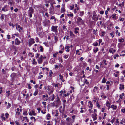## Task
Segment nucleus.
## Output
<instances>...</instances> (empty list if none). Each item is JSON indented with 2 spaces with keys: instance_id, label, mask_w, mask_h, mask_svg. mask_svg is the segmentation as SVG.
<instances>
[{
  "instance_id": "1",
  "label": "nucleus",
  "mask_w": 125,
  "mask_h": 125,
  "mask_svg": "<svg viewBox=\"0 0 125 125\" xmlns=\"http://www.w3.org/2000/svg\"><path fill=\"white\" fill-rule=\"evenodd\" d=\"M28 14L30 18L32 17V14L33 13L34 9L32 7H30L29 10L28 11Z\"/></svg>"
},
{
  "instance_id": "2",
  "label": "nucleus",
  "mask_w": 125,
  "mask_h": 125,
  "mask_svg": "<svg viewBox=\"0 0 125 125\" xmlns=\"http://www.w3.org/2000/svg\"><path fill=\"white\" fill-rule=\"evenodd\" d=\"M76 23L79 25H83L84 23L83 21L80 17H78L77 19Z\"/></svg>"
},
{
  "instance_id": "3",
  "label": "nucleus",
  "mask_w": 125,
  "mask_h": 125,
  "mask_svg": "<svg viewBox=\"0 0 125 125\" xmlns=\"http://www.w3.org/2000/svg\"><path fill=\"white\" fill-rule=\"evenodd\" d=\"M57 27L58 26H52L51 27V31L53 32H54L55 34H56L58 32V31L57 30Z\"/></svg>"
},
{
  "instance_id": "4",
  "label": "nucleus",
  "mask_w": 125,
  "mask_h": 125,
  "mask_svg": "<svg viewBox=\"0 0 125 125\" xmlns=\"http://www.w3.org/2000/svg\"><path fill=\"white\" fill-rule=\"evenodd\" d=\"M35 43L34 40L33 39H31L29 40L28 44L29 47H30L32 45Z\"/></svg>"
},
{
  "instance_id": "5",
  "label": "nucleus",
  "mask_w": 125,
  "mask_h": 125,
  "mask_svg": "<svg viewBox=\"0 0 125 125\" xmlns=\"http://www.w3.org/2000/svg\"><path fill=\"white\" fill-rule=\"evenodd\" d=\"M92 19L93 20L97 21L98 20V17L97 15L95 14V13H94L92 17Z\"/></svg>"
},
{
  "instance_id": "6",
  "label": "nucleus",
  "mask_w": 125,
  "mask_h": 125,
  "mask_svg": "<svg viewBox=\"0 0 125 125\" xmlns=\"http://www.w3.org/2000/svg\"><path fill=\"white\" fill-rule=\"evenodd\" d=\"M50 21L49 20H46L45 21H43V26H46L47 25H48L49 24Z\"/></svg>"
},
{
  "instance_id": "7",
  "label": "nucleus",
  "mask_w": 125,
  "mask_h": 125,
  "mask_svg": "<svg viewBox=\"0 0 125 125\" xmlns=\"http://www.w3.org/2000/svg\"><path fill=\"white\" fill-rule=\"evenodd\" d=\"M43 56L42 55H41L40 56V57L38 59V63L39 64H41L42 63L43 61L42 59Z\"/></svg>"
},
{
  "instance_id": "8",
  "label": "nucleus",
  "mask_w": 125,
  "mask_h": 125,
  "mask_svg": "<svg viewBox=\"0 0 125 125\" xmlns=\"http://www.w3.org/2000/svg\"><path fill=\"white\" fill-rule=\"evenodd\" d=\"M92 116L93 118V120L94 121L96 120L97 118V115L96 113L93 114L92 115Z\"/></svg>"
},
{
  "instance_id": "9",
  "label": "nucleus",
  "mask_w": 125,
  "mask_h": 125,
  "mask_svg": "<svg viewBox=\"0 0 125 125\" xmlns=\"http://www.w3.org/2000/svg\"><path fill=\"white\" fill-rule=\"evenodd\" d=\"M8 6L6 5L4 7L2 8L1 10L4 12L7 11L8 10V9L7 8Z\"/></svg>"
},
{
  "instance_id": "10",
  "label": "nucleus",
  "mask_w": 125,
  "mask_h": 125,
  "mask_svg": "<svg viewBox=\"0 0 125 125\" xmlns=\"http://www.w3.org/2000/svg\"><path fill=\"white\" fill-rule=\"evenodd\" d=\"M55 101L56 102V104L57 105H60L61 103V101L60 99L58 97H57V98L55 100Z\"/></svg>"
},
{
  "instance_id": "11",
  "label": "nucleus",
  "mask_w": 125,
  "mask_h": 125,
  "mask_svg": "<svg viewBox=\"0 0 125 125\" xmlns=\"http://www.w3.org/2000/svg\"><path fill=\"white\" fill-rule=\"evenodd\" d=\"M21 42L18 38H16L15 39V43L16 45H19L20 44Z\"/></svg>"
},
{
  "instance_id": "12",
  "label": "nucleus",
  "mask_w": 125,
  "mask_h": 125,
  "mask_svg": "<svg viewBox=\"0 0 125 125\" xmlns=\"http://www.w3.org/2000/svg\"><path fill=\"white\" fill-rule=\"evenodd\" d=\"M16 28L17 30H18L20 32H21V30H22L23 29L22 27H21L20 25H18L16 26Z\"/></svg>"
},
{
  "instance_id": "13",
  "label": "nucleus",
  "mask_w": 125,
  "mask_h": 125,
  "mask_svg": "<svg viewBox=\"0 0 125 125\" xmlns=\"http://www.w3.org/2000/svg\"><path fill=\"white\" fill-rule=\"evenodd\" d=\"M79 30V28L78 27H76L74 28V33L75 34H76L77 33H79L78 31Z\"/></svg>"
},
{
  "instance_id": "14",
  "label": "nucleus",
  "mask_w": 125,
  "mask_h": 125,
  "mask_svg": "<svg viewBox=\"0 0 125 125\" xmlns=\"http://www.w3.org/2000/svg\"><path fill=\"white\" fill-rule=\"evenodd\" d=\"M36 114L35 113V112L33 110H32L29 113V115H35Z\"/></svg>"
},
{
  "instance_id": "15",
  "label": "nucleus",
  "mask_w": 125,
  "mask_h": 125,
  "mask_svg": "<svg viewBox=\"0 0 125 125\" xmlns=\"http://www.w3.org/2000/svg\"><path fill=\"white\" fill-rule=\"evenodd\" d=\"M70 35L72 37H75V35L73 33V32L71 31H70Z\"/></svg>"
},
{
  "instance_id": "16",
  "label": "nucleus",
  "mask_w": 125,
  "mask_h": 125,
  "mask_svg": "<svg viewBox=\"0 0 125 125\" xmlns=\"http://www.w3.org/2000/svg\"><path fill=\"white\" fill-rule=\"evenodd\" d=\"M65 10L64 9V5L63 6H62L61 10V12H64L65 11Z\"/></svg>"
},
{
  "instance_id": "17",
  "label": "nucleus",
  "mask_w": 125,
  "mask_h": 125,
  "mask_svg": "<svg viewBox=\"0 0 125 125\" xmlns=\"http://www.w3.org/2000/svg\"><path fill=\"white\" fill-rule=\"evenodd\" d=\"M50 98H51V100L53 101L55 98L54 95V94H52L50 96Z\"/></svg>"
},
{
  "instance_id": "18",
  "label": "nucleus",
  "mask_w": 125,
  "mask_h": 125,
  "mask_svg": "<svg viewBox=\"0 0 125 125\" xmlns=\"http://www.w3.org/2000/svg\"><path fill=\"white\" fill-rule=\"evenodd\" d=\"M16 75V73H12L10 75L11 77L12 78H14Z\"/></svg>"
},
{
  "instance_id": "19",
  "label": "nucleus",
  "mask_w": 125,
  "mask_h": 125,
  "mask_svg": "<svg viewBox=\"0 0 125 125\" xmlns=\"http://www.w3.org/2000/svg\"><path fill=\"white\" fill-rule=\"evenodd\" d=\"M67 15L69 17H72L73 16V14L72 13L70 12V14L69 13L67 14Z\"/></svg>"
},
{
  "instance_id": "20",
  "label": "nucleus",
  "mask_w": 125,
  "mask_h": 125,
  "mask_svg": "<svg viewBox=\"0 0 125 125\" xmlns=\"http://www.w3.org/2000/svg\"><path fill=\"white\" fill-rule=\"evenodd\" d=\"M119 89L120 90H122L123 89H124V85L123 84H120Z\"/></svg>"
},
{
  "instance_id": "21",
  "label": "nucleus",
  "mask_w": 125,
  "mask_h": 125,
  "mask_svg": "<svg viewBox=\"0 0 125 125\" xmlns=\"http://www.w3.org/2000/svg\"><path fill=\"white\" fill-rule=\"evenodd\" d=\"M116 14H114L112 16V17L114 19V20H116V17L115 16Z\"/></svg>"
},
{
  "instance_id": "22",
  "label": "nucleus",
  "mask_w": 125,
  "mask_h": 125,
  "mask_svg": "<svg viewBox=\"0 0 125 125\" xmlns=\"http://www.w3.org/2000/svg\"><path fill=\"white\" fill-rule=\"evenodd\" d=\"M38 92V90L37 89L33 93V95L34 96H36Z\"/></svg>"
},
{
  "instance_id": "23",
  "label": "nucleus",
  "mask_w": 125,
  "mask_h": 125,
  "mask_svg": "<svg viewBox=\"0 0 125 125\" xmlns=\"http://www.w3.org/2000/svg\"><path fill=\"white\" fill-rule=\"evenodd\" d=\"M124 93H122L121 94H120L119 97L120 98L119 99H122V98L123 97L124 95Z\"/></svg>"
},
{
  "instance_id": "24",
  "label": "nucleus",
  "mask_w": 125,
  "mask_h": 125,
  "mask_svg": "<svg viewBox=\"0 0 125 125\" xmlns=\"http://www.w3.org/2000/svg\"><path fill=\"white\" fill-rule=\"evenodd\" d=\"M84 14L83 11H80L79 14V15L81 16H83Z\"/></svg>"
},
{
  "instance_id": "25",
  "label": "nucleus",
  "mask_w": 125,
  "mask_h": 125,
  "mask_svg": "<svg viewBox=\"0 0 125 125\" xmlns=\"http://www.w3.org/2000/svg\"><path fill=\"white\" fill-rule=\"evenodd\" d=\"M111 107L113 110H115L117 106H115L114 105H112L111 106Z\"/></svg>"
},
{
  "instance_id": "26",
  "label": "nucleus",
  "mask_w": 125,
  "mask_h": 125,
  "mask_svg": "<svg viewBox=\"0 0 125 125\" xmlns=\"http://www.w3.org/2000/svg\"><path fill=\"white\" fill-rule=\"evenodd\" d=\"M124 41V39L121 38V39H119V42H123Z\"/></svg>"
},
{
  "instance_id": "27",
  "label": "nucleus",
  "mask_w": 125,
  "mask_h": 125,
  "mask_svg": "<svg viewBox=\"0 0 125 125\" xmlns=\"http://www.w3.org/2000/svg\"><path fill=\"white\" fill-rule=\"evenodd\" d=\"M1 71L4 74H5L7 73L4 70V69H2Z\"/></svg>"
},
{
  "instance_id": "28",
  "label": "nucleus",
  "mask_w": 125,
  "mask_h": 125,
  "mask_svg": "<svg viewBox=\"0 0 125 125\" xmlns=\"http://www.w3.org/2000/svg\"><path fill=\"white\" fill-rule=\"evenodd\" d=\"M106 82V80L105 79L104 77L102 81V83H105Z\"/></svg>"
},
{
  "instance_id": "29",
  "label": "nucleus",
  "mask_w": 125,
  "mask_h": 125,
  "mask_svg": "<svg viewBox=\"0 0 125 125\" xmlns=\"http://www.w3.org/2000/svg\"><path fill=\"white\" fill-rule=\"evenodd\" d=\"M109 52L110 53H113L115 52V51H114V52H113V50L112 48H111V49L109 50Z\"/></svg>"
},
{
  "instance_id": "30",
  "label": "nucleus",
  "mask_w": 125,
  "mask_h": 125,
  "mask_svg": "<svg viewBox=\"0 0 125 125\" xmlns=\"http://www.w3.org/2000/svg\"><path fill=\"white\" fill-rule=\"evenodd\" d=\"M123 123H125V120L123 118L120 123L121 124H123Z\"/></svg>"
},
{
  "instance_id": "31",
  "label": "nucleus",
  "mask_w": 125,
  "mask_h": 125,
  "mask_svg": "<svg viewBox=\"0 0 125 125\" xmlns=\"http://www.w3.org/2000/svg\"><path fill=\"white\" fill-rule=\"evenodd\" d=\"M40 50L41 52H43V49L42 46H41L40 47Z\"/></svg>"
},
{
  "instance_id": "32",
  "label": "nucleus",
  "mask_w": 125,
  "mask_h": 125,
  "mask_svg": "<svg viewBox=\"0 0 125 125\" xmlns=\"http://www.w3.org/2000/svg\"><path fill=\"white\" fill-rule=\"evenodd\" d=\"M58 54L57 52H56L53 54V56L54 57H57V54Z\"/></svg>"
},
{
  "instance_id": "33",
  "label": "nucleus",
  "mask_w": 125,
  "mask_h": 125,
  "mask_svg": "<svg viewBox=\"0 0 125 125\" xmlns=\"http://www.w3.org/2000/svg\"><path fill=\"white\" fill-rule=\"evenodd\" d=\"M98 50V49L97 48H96L95 49H94V52L95 53Z\"/></svg>"
},
{
  "instance_id": "34",
  "label": "nucleus",
  "mask_w": 125,
  "mask_h": 125,
  "mask_svg": "<svg viewBox=\"0 0 125 125\" xmlns=\"http://www.w3.org/2000/svg\"><path fill=\"white\" fill-rule=\"evenodd\" d=\"M8 106L7 108V109H8L9 108H10L11 106V104L10 103H8Z\"/></svg>"
},
{
  "instance_id": "35",
  "label": "nucleus",
  "mask_w": 125,
  "mask_h": 125,
  "mask_svg": "<svg viewBox=\"0 0 125 125\" xmlns=\"http://www.w3.org/2000/svg\"><path fill=\"white\" fill-rule=\"evenodd\" d=\"M52 73H53L52 72V70H50L49 73V76L50 77H51L52 76Z\"/></svg>"
},
{
  "instance_id": "36",
  "label": "nucleus",
  "mask_w": 125,
  "mask_h": 125,
  "mask_svg": "<svg viewBox=\"0 0 125 125\" xmlns=\"http://www.w3.org/2000/svg\"><path fill=\"white\" fill-rule=\"evenodd\" d=\"M23 120H24L25 119L27 122H28L29 120L27 118V117L26 116L24 117L23 118Z\"/></svg>"
},
{
  "instance_id": "37",
  "label": "nucleus",
  "mask_w": 125,
  "mask_h": 125,
  "mask_svg": "<svg viewBox=\"0 0 125 125\" xmlns=\"http://www.w3.org/2000/svg\"><path fill=\"white\" fill-rule=\"evenodd\" d=\"M96 105L97 106V107L99 108L101 106L99 104L97 101V102H96Z\"/></svg>"
},
{
  "instance_id": "38",
  "label": "nucleus",
  "mask_w": 125,
  "mask_h": 125,
  "mask_svg": "<svg viewBox=\"0 0 125 125\" xmlns=\"http://www.w3.org/2000/svg\"><path fill=\"white\" fill-rule=\"evenodd\" d=\"M60 84L59 83L56 84H54V86L55 87H58L59 85Z\"/></svg>"
},
{
  "instance_id": "39",
  "label": "nucleus",
  "mask_w": 125,
  "mask_h": 125,
  "mask_svg": "<svg viewBox=\"0 0 125 125\" xmlns=\"http://www.w3.org/2000/svg\"><path fill=\"white\" fill-rule=\"evenodd\" d=\"M56 114L55 115V116H58V111L56 110L55 111Z\"/></svg>"
},
{
  "instance_id": "40",
  "label": "nucleus",
  "mask_w": 125,
  "mask_h": 125,
  "mask_svg": "<svg viewBox=\"0 0 125 125\" xmlns=\"http://www.w3.org/2000/svg\"><path fill=\"white\" fill-rule=\"evenodd\" d=\"M59 76L60 77V79L62 80V79L63 78V76L61 74H60L59 75Z\"/></svg>"
},
{
  "instance_id": "41",
  "label": "nucleus",
  "mask_w": 125,
  "mask_h": 125,
  "mask_svg": "<svg viewBox=\"0 0 125 125\" xmlns=\"http://www.w3.org/2000/svg\"><path fill=\"white\" fill-rule=\"evenodd\" d=\"M110 104L109 103H107L106 104V105L108 107V109L110 108Z\"/></svg>"
},
{
  "instance_id": "42",
  "label": "nucleus",
  "mask_w": 125,
  "mask_h": 125,
  "mask_svg": "<svg viewBox=\"0 0 125 125\" xmlns=\"http://www.w3.org/2000/svg\"><path fill=\"white\" fill-rule=\"evenodd\" d=\"M63 46L62 45H61L60 46V48H61V49L62 50H64V48L63 47Z\"/></svg>"
},
{
  "instance_id": "43",
  "label": "nucleus",
  "mask_w": 125,
  "mask_h": 125,
  "mask_svg": "<svg viewBox=\"0 0 125 125\" xmlns=\"http://www.w3.org/2000/svg\"><path fill=\"white\" fill-rule=\"evenodd\" d=\"M50 11L51 12L53 11V6H52V7H51L50 8Z\"/></svg>"
},
{
  "instance_id": "44",
  "label": "nucleus",
  "mask_w": 125,
  "mask_h": 125,
  "mask_svg": "<svg viewBox=\"0 0 125 125\" xmlns=\"http://www.w3.org/2000/svg\"><path fill=\"white\" fill-rule=\"evenodd\" d=\"M89 108L92 109L93 108V104H90V105H89Z\"/></svg>"
},
{
  "instance_id": "45",
  "label": "nucleus",
  "mask_w": 125,
  "mask_h": 125,
  "mask_svg": "<svg viewBox=\"0 0 125 125\" xmlns=\"http://www.w3.org/2000/svg\"><path fill=\"white\" fill-rule=\"evenodd\" d=\"M68 55H66L65 54L64 55L63 57L65 59H66L68 57Z\"/></svg>"
},
{
  "instance_id": "46",
  "label": "nucleus",
  "mask_w": 125,
  "mask_h": 125,
  "mask_svg": "<svg viewBox=\"0 0 125 125\" xmlns=\"http://www.w3.org/2000/svg\"><path fill=\"white\" fill-rule=\"evenodd\" d=\"M37 63V62L35 61V59H34L33 60V64H36Z\"/></svg>"
},
{
  "instance_id": "47",
  "label": "nucleus",
  "mask_w": 125,
  "mask_h": 125,
  "mask_svg": "<svg viewBox=\"0 0 125 125\" xmlns=\"http://www.w3.org/2000/svg\"><path fill=\"white\" fill-rule=\"evenodd\" d=\"M79 52V50H77L76 51V54H78V55H80V53H78Z\"/></svg>"
},
{
  "instance_id": "48",
  "label": "nucleus",
  "mask_w": 125,
  "mask_h": 125,
  "mask_svg": "<svg viewBox=\"0 0 125 125\" xmlns=\"http://www.w3.org/2000/svg\"><path fill=\"white\" fill-rule=\"evenodd\" d=\"M4 16L3 14H2L0 17V18L2 20L4 19Z\"/></svg>"
},
{
  "instance_id": "49",
  "label": "nucleus",
  "mask_w": 125,
  "mask_h": 125,
  "mask_svg": "<svg viewBox=\"0 0 125 125\" xmlns=\"http://www.w3.org/2000/svg\"><path fill=\"white\" fill-rule=\"evenodd\" d=\"M10 91H7L6 92V93H7V95L8 96H9V95L10 94Z\"/></svg>"
},
{
  "instance_id": "50",
  "label": "nucleus",
  "mask_w": 125,
  "mask_h": 125,
  "mask_svg": "<svg viewBox=\"0 0 125 125\" xmlns=\"http://www.w3.org/2000/svg\"><path fill=\"white\" fill-rule=\"evenodd\" d=\"M43 77V76L42 75H40V76H38V79H41V78H42Z\"/></svg>"
},
{
  "instance_id": "51",
  "label": "nucleus",
  "mask_w": 125,
  "mask_h": 125,
  "mask_svg": "<svg viewBox=\"0 0 125 125\" xmlns=\"http://www.w3.org/2000/svg\"><path fill=\"white\" fill-rule=\"evenodd\" d=\"M99 45H100V43L102 42V40L101 39H100L99 40Z\"/></svg>"
},
{
  "instance_id": "52",
  "label": "nucleus",
  "mask_w": 125,
  "mask_h": 125,
  "mask_svg": "<svg viewBox=\"0 0 125 125\" xmlns=\"http://www.w3.org/2000/svg\"><path fill=\"white\" fill-rule=\"evenodd\" d=\"M36 40V42H39V39L38 38L36 37L35 38Z\"/></svg>"
},
{
  "instance_id": "53",
  "label": "nucleus",
  "mask_w": 125,
  "mask_h": 125,
  "mask_svg": "<svg viewBox=\"0 0 125 125\" xmlns=\"http://www.w3.org/2000/svg\"><path fill=\"white\" fill-rule=\"evenodd\" d=\"M121 111L123 113H125V109H121Z\"/></svg>"
},
{
  "instance_id": "54",
  "label": "nucleus",
  "mask_w": 125,
  "mask_h": 125,
  "mask_svg": "<svg viewBox=\"0 0 125 125\" xmlns=\"http://www.w3.org/2000/svg\"><path fill=\"white\" fill-rule=\"evenodd\" d=\"M9 114L8 113H6L5 114V116H6V117L7 118H8V116H9Z\"/></svg>"
},
{
  "instance_id": "55",
  "label": "nucleus",
  "mask_w": 125,
  "mask_h": 125,
  "mask_svg": "<svg viewBox=\"0 0 125 125\" xmlns=\"http://www.w3.org/2000/svg\"><path fill=\"white\" fill-rule=\"evenodd\" d=\"M124 20V19L123 18H121V17H120L119 18V20L120 21H123Z\"/></svg>"
},
{
  "instance_id": "56",
  "label": "nucleus",
  "mask_w": 125,
  "mask_h": 125,
  "mask_svg": "<svg viewBox=\"0 0 125 125\" xmlns=\"http://www.w3.org/2000/svg\"><path fill=\"white\" fill-rule=\"evenodd\" d=\"M70 48V46H69L66 45L65 47V49H69Z\"/></svg>"
},
{
  "instance_id": "57",
  "label": "nucleus",
  "mask_w": 125,
  "mask_h": 125,
  "mask_svg": "<svg viewBox=\"0 0 125 125\" xmlns=\"http://www.w3.org/2000/svg\"><path fill=\"white\" fill-rule=\"evenodd\" d=\"M15 1L18 3L19 2H21V0H15Z\"/></svg>"
},
{
  "instance_id": "58",
  "label": "nucleus",
  "mask_w": 125,
  "mask_h": 125,
  "mask_svg": "<svg viewBox=\"0 0 125 125\" xmlns=\"http://www.w3.org/2000/svg\"><path fill=\"white\" fill-rule=\"evenodd\" d=\"M98 44L97 42H96L95 43H93V45L95 46H96L98 45Z\"/></svg>"
},
{
  "instance_id": "59",
  "label": "nucleus",
  "mask_w": 125,
  "mask_h": 125,
  "mask_svg": "<svg viewBox=\"0 0 125 125\" xmlns=\"http://www.w3.org/2000/svg\"><path fill=\"white\" fill-rule=\"evenodd\" d=\"M16 115H19L20 114V112L19 111H17L16 112Z\"/></svg>"
},
{
  "instance_id": "60",
  "label": "nucleus",
  "mask_w": 125,
  "mask_h": 125,
  "mask_svg": "<svg viewBox=\"0 0 125 125\" xmlns=\"http://www.w3.org/2000/svg\"><path fill=\"white\" fill-rule=\"evenodd\" d=\"M70 7L71 8L70 10H72L74 8V5H73L72 6H71Z\"/></svg>"
},
{
  "instance_id": "61",
  "label": "nucleus",
  "mask_w": 125,
  "mask_h": 125,
  "mask_svg": "<svg viewBox=\"0 0 125 125\" xmlns=\"http://www.w3.org/2000/svg\"><path fill=\"white\" fill-rule=\"evenodd\" d=\"M28 88L29 89H31V86L30 84H28Z\"/></svg>"
},
{
  "instance_id": "62",
  "label": "nucleus",
  "mask_w": 125,
  "mask_h": 125,
  "mask_svg": "<svg viewBox=\"0 0 125 125\" xmlns=\"http://www.w3.org/2000/svg\"><path fill=\"white\" fill-rule=\"evenodd\" d=\"M7 37L8 39H10V36L9 35H7Z\"/></svg>"
},
{
  "instance_id": "63",
  "label": "nucleus",
  "mask_w": 125,
  "mask_h": 125,
  "mask_svg": "<svg viewBox=\"0 0 125 125\" xmlns=\"http://www.w3.org/2000/svg\"><path fill=\"white\" fill-rule=\"evenodd\" d=\"M110 34L112 38L114 36V35L113 34V33H110Z\"/></svg>"
},
{
  "instance_id": "64",
  "label": "nucleus",
  "mask_w": 125,
  "mask_h": 125,
  "mask_svg": "<svg viewBox=\"0 0 125 125\" xmlns=\"http://www.w3.org/2000/svg\"><path fill=\"white\" fill-rule=\"evenodd\" d=\"M12 0L10 1L9 2V4L10 5H11L12 4Z\"/></svg>"
}]
</instances>
